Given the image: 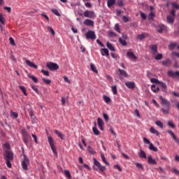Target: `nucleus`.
Wrapping results in <instances>:
<instances>
[{"label":"nucleus","instance_id":"obj_1","mask_svg":"<svg viewBox=\"0 0 179 179\" xmlns=\"http://www.w3.org/2000/svg\"><path fill=\"white\" fill-rule=\"evenodd\" d=\"M5 160L7 167H8V169H12V164L10 163V162L13 160V152L12 151H5Z\"/></svg>","mask_w":179,"mask_h":179},{"label":"nucleus","instance_id":"obj_2","mask_svg":"<svg viewBox=\"0 0 179 179\" xmlns=\"http://www.w3.org/2000/svg\"><path fill=\"white\" fill-rule=\"evenodd\" d=\"M94 170L96 171H99L100 173H103L104 170H106V166H102L101 164L97 161L96 158H94Z\"/></svg>","mask_w":179,"mask_h":179},{"label":"nucleus","instance_id":"obj_3","mask_svg":"<svg viewBox=\"0 0 179 179\" xmlns=\"http://www.w3.org/2000/svg\"><path fill=\"white\" fill-rule=\"evenodd\" d=\"M29 164H30V160L29 159V158L27 157V156L26 155H23V159L22 161V167L23 169V170H24L25 171H27L28 170V166Z\"/></svg>","mask_w":179,"mask_h":179},{"label":"nucleus","instance_id":"obj_4","mask_svg":"<svg viewBox=\"0 0 179 179\" xmlns=\"http://www.w3.org/2000/svg\"><path fill=\"white\" fill-rule=\"evenodd\" d=\"M84 17H89L90 19H94L96 17V13L93 10H87L83 13Z\"/></svg>","mask_w":179,"mask_h":179},{"label":"nucleus","instance_id":"obj_5","mask_svg":"<svg viewBox=\"0 0 179 179\" xmlns=\"http://www.w3.org/2000/svg\"><path fill=\"white\" fill-rule=\"evenodd\" d=\"M22 134L23 138V141L26 145L29 144V140L31 138L30 136L29 135V133L24 129L22 130Z\"/></svg>","mask_w":179,"mask_h":179},{"label":"nucleus","instance_id":"obj_6","mask_svg":"<svg viewBox=\"0 0 179 179\" xmlns=\"http://www.w3.org/2000/svg\"><path fill=\"white\" fill-rule=\"evenodd\" d=\"M143 139L144 143H147V145H149L150 150H152V152H157V148L155 147V145H153V143H150V141H149L145 137H144Z\"/></svg>","mask_w":179,"mask_h":179},{"label":"nucleus","instance_id":"obj_7","mask_svg":"<svg viewBox=\"0 0 179 179\" xmlns=\"http://www.w3.org/2000/svg\"><path fill=\"white\" fill-rule=\"evenodd\" d=\"M48 139L49 145H50L54 155H55V156H57V149L55 148V145H54V140H52V137H51V136H48Z\"/></svg>","mask_w":179,"mask_h":179},{"label":"nucleus","instance_id":"obj_8","mask_svg":"<svg viewBox=\"0 0 179 179\" xmlns=\"http://www.w3.org/2000/svg\"><path fill=\"white\" fill-rule=\"evenodd\" d=\"M46 66L47 68H48L50 71H57V69H59V66H58V64L52 62L47 63Z\"/></svg>","mask_w":179,"mask_h":179},{"label":"nucleus","instance_id":"obj_9","mask_svg":"<svg viewBox=\"0 0 179 179\" xmlns=\"http://www.w3.org/2000/svg\"><path fill=\"white\" fill-rule=\"evenodd\" d=\"M85 37L87 40H96V34L93 31H88L85 34Z\"/></svg>","mask_w":179,"mask_h":179},{"label":"nucleus","instance_id":"obj_10","mask_svg":"<svg viewBox=\"0 0 179 179\" xmlns=\"http://www.w3.org/2000/svg\"><path fill=\"white\" fill-rule=\"evenodd\" d=\"M159 99L161 100V103L162 106H164L166 108H170L171 106H170V102H169V101L163 98V96H159Z\"/></svg>","mask_w":179,"mask_h":179},{"label":"nucleus","instance_id":"obj_11","mask_svg":"<svg viewBox=\"0 0 179 179\" xmlns=\"http://www.w3.org/2000/svg\"><path fill=\"white\" fill-rule=\"evenodd\" d=\"M97 124L98 126L99 127V129H101V131H104V122L103 121V120L100 117H98L97 119Z\"/></svg>","mask_w":179,"mask_h":179},{"label":"nucleus","instance_id":"obj_12","mask_svg":"<svg viewBox=\"0 0 179 179\" xmlns=\"http://www.w3.org/2000/svg\"><path fill=\"white\" fill-rule=\"evenodd\" d=\"M25 62L27 65H28V66H29L30 68H34V69H37L38 68V66L36 65V64H34V62H32L29 59H26Z\"/></svg>","mask_w":179,"mask_h":179},{"label":"nucleus","instance_id":"obj_13","mask_svg":"<svg viewBox=\"0 0 179 179\" xmlns=\"http://www.w3.org/2000/svg\"><path fill=\"white\" fill-rule=\"evenodd\" d=\"M168 76H170L171 78H177V76L179 78V71H173L171 70L168 71Z\"/></svg>","mask_w":179,"mask_h":179},{"label":"nucleus","instance_id":"obj_14","mask_svg":"<svg viewBox=\"0 0 179 179\" xmlns=\"http://www.w3.org/2000/svg\"><path fill=\"white\" fill-rule=\"evenodd\" d=\"M127 57H128L130 59H133V61H136L137 57L135 56L134 52L129 51L127 53Z\"/></svg>","mask_w":179,"mask_h":179},{"label":"nucleus","instance_id":"obj_15","mask_svg":"<svg viewBox=\"0 0 179 179\" xmlns=\"http://www.w3.org/2000/svg\"><path fill=\"white\" fill-rule=\"evenodd\" d=\"M101 54L103 57H107V58H108V57H110V53L108 52V49L107 48H102L101 49Z\"/></svg>","mask_w":179,"mask_h":179},{"label":"nucleus","instance_id":"obj_16","mask_svg":"<svg viewBox=\"0 0 179 179\" xmlns=\"http://www.w3.org/2000/svg\"><path fill=\"white\" fill-rule=\"evenodd\" d=\"M83 24L85 25V26H94V22L90 19H86Z\"/></svg>","mask_w":179,"mask_h":179},{"label":"nucleus","instance_id":"obj_17","mask_svg":"<svg viewBox=\"0 0 179 179\" xmlns=\"http://www.w3.org/2000/svg\"><path fill=\"white\" fill-rule=\"evenodd\" d=\"M125 86H127V87H128V89H131L134 90L135 89V83L134 82H126L125 83Z\"/></svg>","mask_w":179,"mask_h":179},{"label":"nucleus","instance_id":"obj_18","mask_svg":"<svg viewBox=\"0 0 179 179\" xmlns=\"http://www.w3.org/2000/svg\"><path fill=\"white\" fill-rule=\"evenodd\" d=\"M147 159L149 164H157L156 159H153V157H152V155H149Z\"/></svg>","mask_w":179,"mask_h":179},{"label":"nucleus","instance_id":"obj_19","mask_svg":"<svg viewBox=\"0 0 179 179\" xmlns=\"http://www.w3.org/2000/svg\"><path fill=\"white\" fill-rule=\"evenodd\" d=\"M150 132L151 134H153L154 135H156L157 136H159L160 135V133L159 132V131L156 130V129H155V127H151L150 128Z\"/></svg>","mask_w":179,"mask_h":179},{"label":"nucleus","instance_id":"obj_20","mask_svg":"<svg viewBox=\"0 0 179 179\" xmlns=\"http://www.w3.org/2000/svg\"><path fill=\"white\" fill-rule=\"evenodd\" d=\"M167 132L171 135V136H172V138H173L174 141H176V142L179 144V139L177 138L176 134H174V133L171 130H167Z\"/></svg>","mask_w":179,"mask_h":179},{"label":"nucleus","instance_id":"obj_21","mask_svg":"<svg viewBox=\"0 0 179 179\" xmlns=\"http://www.w3.org/2000/svg\"><path fill=\"white\" fill-rule=\"evenodd\" d=\"M150 48L152 54L156 55V54H157V45H152Z\"/></svg>","mask_w":179,"mask_h":179},{"label":"nucleus","instance_id":"obj_22","mask_svg":"<svg viewBox=\"0 0 179 179\" xmlns=\"http://www.w3.org/2000/svg\"><path fill=\"white\" fill-rule=\"evenodd\" d=\"M162 64L165 66H170L171 65V60H170V59H166L163 61Z\"/></svg>","mask_w":179,"mask_h":179},{"label":"nucleus","instance_id":"obj_23","mask_svg":"<svg viewBox=\"0 0 179 179\" xmlns=\"http://www.w3.org/2000/svg\"><path fill=\"white\" fill-rule=\"evenodd\" d=\"M115 5V0H108L107 1V6L108 8H111Z\"/></svg>","mask_w":179,"mask_h":179},{"label":"nucleus","instance_id":"obj_24","mask_svg":"<svg viewBox=\"0 0 179 179\" xmlns=\"http://www.w3.org/2000/svg\"><path fill=\"white\" fill-rule=\"evenodd\" d=\"M103 99L106 104L111 103V98L107 96V95H103Z\"/></svg>","mask_w":179,"mask_h":179},{"label":"nucleus","instance_id":"obj_25","mask_svg":"<svg viewBox=\"0 0 179 179\" xmlns=\"http://www.w3.org/2000/svg\"><path fill=\"white\" fill-rule=\"evenodd\" d=\"M138 156L141 159H146V152H145V151L141 150L140 153H138Z\"/></svg>","mask_w":179,"mask_h":179},{"label":"nucleus","instance_id":"obj_26","mask_svg":"<svg viewBox=\"0 0 179 179\" xmlns=\"http://www.w3.org/2000/svg\"><path fill=\"white\" fill-rule=\"evenodd\" d=\"M151 90L154 93H157V92H159V87L156 86L155 85H151Z\"/></svg>","mask_w":179,"mask_h":179},{"label":"nucleus","instance_id":"obj_27","mask_svg":"<svg viewBox=\"0 0 179 179\" xmlns=\"http://www.w3.org/2000/svg\"><path fill=\"white\" fill-rule=\"evenodd\" d=\"M155 125H157V127H159V128H161L162 129L164 128V125L163 124V122H162V121L160 120L156 121Z\"/></svg>","mask_w":179,"mask_h":179},{"label":"nucleus","instance_id":"obj_28","mask_svg":"<svg viewBox=\"0 0 179 179\" xmlns=\"http://www.w3.org/2000/svg\"><path fill=\"white\" fill-rule=\"evenodd\" d=\"M101 157L102 159V162L106 164V166H110V163H108V162H107V160L106 159V157L104 156V154L102 153L101 154Z\"/></svg>","mask_w":179,"mask_h":179},{"label":"nucleus","instance_id":"obj_29","mask_svg":"<svg viewBox=\"0 0 179 179\" xmlns=\"http://www.w3.org/2000/svg\"><path fill=\"white\" fill-rule=\"evenodd\" d=\"M90 69L91 71H92V72H94V73H99V71H97V69L96 68V66H94V64H90Z\"/></svg>","mask_w":179,"mask_h":179},{"label":"nucleus","instance_id":"obj_30","mask_svg":"<svg viewBox=\"0 0 179 179\" xmlns=\"http://www.w3.org/2000/svg\"><path fill=\"white\" fill-rule=\"evenodd\" d=\"M87 150L90 153V155H96V150H94L92 146H88L87 147Z\"/></svg>","mask_w":179,"mask_h":179},{"label":"nucleus","instance_id":"obj_31","mask_svg":"<svg viewBox=\"0 0 179 179\" xmlns=\"http://www.w3.org/2000/svg\"><path fill=\"white\" fill-rule=\"evenodd\" d=\"M106 47L110 50V51H115V48L110 42H107Z\"/></svg>","mask_w":179,"mask_h":179},{"label":"nucleus","instance_id":"obj_32","mask_svg":"<svg viewBox=\"0 0 179 179\" xmlns=\"http://www.w3.org/2000/svg\"><path fill=\"white\" fill-rule=\"evenodd\" d=\"M166 29V27L163 24L159 25V29H157L158 33H163V30Z\"/></svg>","mask_w":179,"mask_h":179},{"label":"nucleus","instance_id":"obj_33","mask_svg":"<svg viewBox=\"0 0 179 179\" xmlns=\"http://www.w3.org/2000/svg\"><path fill=\"white\" fill-rule=\"evenodd\" d=\"M92 131L96 136L100 135V131H99L96 126L92 128Z\"/></svg>","mask_w":179,"mask_h":179},{"label":"nucleus","instance_id":"obj_34","mask_svg":"<svg viewBox=\"0 0 179 179\" xmlns=\"http://www.w3.org/2000/svg\"><path fill=\"white\" fill-rule=\"evenodd\" d=\"M119 72L122 76H124V78H128V74L127 73V71L124 70H121V69H119Z\"/></svg>","mask_w":179,"mask_h":179},{"label":"nucleus","instance_id":"obj_35","mask_svg":"<svg viewBox=\"0 0 179 179\" xmlns=\"http://www.w3.org/2000/svg\"><path fill=\"white\" fill-rule=\"evenodd\" d=\"M28 78L31 79L34 83H38V79H37L34 76L29 75Z\"/></svg>","mask_w":179,"mask_h":179},{"label":"nucleus","instance_id":"obj_36","mask_svg":"<svg viewBox=\"0 0 179 179\" xmlns=\"http://www.w3.org/2000/svg\"><path fill=\"white\" fill-rule=\"evenodd\" d=\"M166 20L168 23H174V17H171V15L167 16Z\"/></svg>","mask_w":179,"mask_h":179},{"label":"nucleus","instance_id":"obj_37","mask_svg":"<svg viewBox=\"0 0 179 179\" xmlns=\"http://www.w3.org/2000/svg\"><path fill=\"white\" fill-rule=\"evenodd\" d=\"M55 134H56V135H58V136L59 138H61L62 139H64V138L65 137V136H64V134H61L58 130L55 129Z\"/></svg>","mask_w":179,"mask_h":179},{"label":"nucleus","instance_id":"obj_38","mask_svg":"<svg viewBox=\"0 0 179 179\" xmlns=\"http://www.w3.org/2000/svg\"><path fill=\"white\" fill-rule=\"evenodd\" d=\"M159 85H161L162 87V90L163 92H166V90H167V85H166V84H164V83L160 81L159 82Z\"/></svg>","mask_w":179,"mask_h":179},{"label":"nucleus","instance_id":"obj_39","mask_svg":"<svg viewBox=\"0 0 179 179\" xmlns=\"http://www.w3.org/2000/svg\"><path fill=\"white\" fill-rule=\"evenodd\" d=\"M119 43L122 44V45H127V41H125V39H123L122 38H119Z\"/></svg>","mask_w":179,"mask_h":179},{"label":"nucleus","instance_id":"obj_40","mask_svg":"<svg viewBox=\"0 0 179 179\" xmlns=\"http://www.w3.org/2000/svg\"><path fill=\"white\" fill-rule=\"evenodd\" d=\"M19 89H20V90H22V93H24V96H27V92H26V87H24V86H19Z\"/></svg>","mask_w":179,"mask_h":179},{"label":"nucleus","instance_id":"obj_41","mask_svg":"<svg viewBox=\"0 0 179 179\" xmlns=\"http://www.w3.org/2000/svg\"><path fill=\"white\" fill-rule=\"evenodd\" d=\"M177 47V43H172L169 45V50H174V48Z\"/></svg>","mask_w":179,"mask_h":179},{"label":"nucleus","instance_id":"obj_42","mask_svg":"<svg viewBox=\"0 0 179 179\" xmlns=\"http://www.w3.org/2000/svg\"><path fill=\"white\" fill-rule=\"evenodd\" d=\"M112 89V92L113 93V94H117L118 93V92L117 91V86L116 85H113L111 87Z\"/></svg>","mask_w":179,"mask_h":179},{"label":"nucleus","instance_id":"obj_43","mask_svg":"<svg viewBox=\"0 0 179 179\" xmlns=\"http://www.w3.org/2000/svg\"><path fill=\"white\" fill-rule=\"evenodd\" d=\"M162 58H163V55L158 53L155 57V59H156L157 61H159L160 59H162Z\"/></svg>","mask_w":179,"mask_h":179},{"label":"nucleus","instance_id":"obj_44","mask_svg":"<svg viewBox=\"0 0 179 179\" xmlns=\"http://www.w3.org/2000/svg\"><path fill=\"white\" fill-rule=\"evenodd\" d=\"M47 29H48V31H50V33H51V34L52 36L55 35V31H54V29H52V27H47Z\"/></svg>","mask_w":179,"mask_h":179},{"label":"nucleus","instance_id":"obj_45","mask_svg":"<svg viewBox=\"0 0 179 179\" xmlns=\"http://www.w3.org/2000/svg\"><path fill=\"white\" fill-rule=\"evenodd\" d=\"M150 82H151V83H156L157 85H159V83H160V81H159V80H157L156 78H151Z\"/></svg>","mask_w":179,"mask_h":179},{"label":"nucleus","instance_id":"obj_46","mask_svg":"<svg viewBox=\"0 0 179 179\" xmlns=\"http://www.w3.org/2000/svg\"><path fill=\"white\" fill-rule=\"evenodd\" d=\"M143 38H145V34H141L136 36L137 40H143Z\"/></svg>","mask_w":179,"mask_h":179},{"label":"nucleus","instance_id":"obj_47","mask_svg":"<svg viewBox=\"0 0 179 179\" xmlns=\"http://www.w3.org/2000/svg\"><path fill=\"white\" fill-rule=\"evenodd\" d=\"M52 13H54V15H55L56 16H61V14H59V12L58 11V10L57 9H52Z\"/></svg>","mask_w":179,"mask_h":179},{"label":"nucleus","instance_id":"obj_48","mask_svg":"<svg viewBox=\"0 0 179 179\" xmlns=\"http://www.w3.org/2000/svg\"><path fill=\"white\" fill-rule=\"evenodd\" d=\"M171 5L173 8V9H179V5L177 4V3L173 2L171 3Z\"/></svg>","mask_w":179,"mask_h":179},{"label":"nucleus","instance_id":"obj_49","mask_svg":"<svg viewBox=\"0 0 179 179\" xmlns=\"http://www.w3.org/2000/svg\"><path fill=\"white\" fill-rule=\"evenodd\" d=\"M42 80L45 85H50L51 83V80H47L45 78H42Z\"/></svg>","mask_w":179,"mask_h":179},{"label":"nucleus","instance_id":"obj_50","mask_svg":"<svg viewBox=\"0 0 179 179\" xmlns=\"http://www.w3.org/2000/svg\"><path fill=\"white\" fill-rule=\"evenodd\" d=\"M168 125L171 128H176V124L172 121H169L168 122Z\"/></svg>","mask_w":179,"mask_h":179},{"label":"nucleus","instance_id":"obj_51","mask_svg":"<svg viewBox=\"0 0 179 179\" xmlns=\"http://www.w3.org/2000/svg\"><path fill=\"white\" fill-rule=\"evenodd\" d=\"M41 73H43V75H45V76H50V72L48 71L42 69Z\"/></svg>","mask_w":179,"mask_h":179},{"label":"nucleus","instance_id":"obj_52","mask_svg":"<svg viewBox=\"0 0 179 179\" xmlns=\"http://www.w3.org/2000/svg\"><path fill=\"white\" fill-rule=\"evenodd\" d=\"M171 173H173V174L179 175V171L176 168L172 169Z\"/></svg>","mask_w":179,"mask_h":179},{"label":"nucleus","instance_id":"obj_53","mask_svg":"<svg viewBox=\"0 0 179 179\" xmlns=\"http://www.w3.org/2000/svg\"><path fill=\"white\" fill-rule=\"evenodd\" d=\"M140 15L143 20H146L147 16L146 14H145V13L140 11Z\"/></svg>","mask_w":179,"mask_h":179},{"label":"nucleus","instance_id":"obj_54","mask_svg":"<svg viewBox=\"0 0 179 179\" xmlns=\"http://www.w3.org/2000/svg\"><path fill=\"white\" fill-rule=\"evenodd\" d=\"M115 30L116 31H117V33H121V31H120V24H116L115 25Z\"/></svg>","mask_w":179,"mask_h":179},{"label":"nucleus","instance_id":"obj_55","mask_svg":"<svg viewBox=\"0 0 179 179\" xmlns=\"http://www.w3.org/2000/svg\"><path fill=\"white\" fill-rule=\"evenodd\" d=\"M162 113H164V114H169V113H170V108H162Z\"/></svg>","mask_w":179,"mask_h":179},{"label":"nucleus","instance_id":"obj_56","mask_svg":"<svg viewBox=\"0 0 179 179\" xmlns=\"http://www.w3.org/2000/svg\"><path fill=\"white\" fill-rule=\"evenodd\" d=\"M9 41H10V44L11 45H15V39H13V38L10 37V38H9Z\"/></svg>","mask_w":179,"mask_h":179},{"label":"nucleus","instance_id":"obj_57","mask_svg":"<svg viewBox=\"0 0 179 179\" xmlns=\"http://www.w3.org/2000/svg\"><path fill=\"white\" fill-rule=\"evenodd\" d=\"M118 6H124V0H117Z\"/></svg>","mask_w":179,"mask_h":179},{"label":"nucleus","instance_id":"obj_58","mask_svg":"<svg viewBox=\"0 0 179 179\" xmlns=\"http://www.w3.org/2000/svg\"><path fill=\"white\" fill-rule=\"evenodd\" d=\"M31 89L32 90H34V92H36V93L38 94V88H37V87H36L35 85H32L31 86Z\"/></svg>","mask_w":179,"mask_h":179},{"label":"nucleus","instance_id":"obj_59","mask_svg":"<svg viewBox=\"0 0 179 179\" xmlns=\"http://www.w3.org/2000/svg\"><path fill=\"white\" fill-rule=\"evenodd\" d=\"M122 20L123 22H124V23H127L129 21V19L127 16L124 15L122 17Z\"/></svg>","mask_w":179,"mask_h":179},{"label":"nucleus","instance_id":"obj_60","mask_svg":"<svg viewBox=\"0 0 179 179\" xmlns=\"http://www.w3.org/2000/svg\"><path fill=\"white\" fill-rule=\"evenodd\" d=\"M11 115L13 117V118H17L18 117L17 113L13 111L11 112Z\"/></svg>","mask_w":179,"mask_h":179},{"label":"nucleus","instance_id":"obj_61","mask_svg":"<svg viewBox=\"0 0 179 179\" xmlns=\"http://www.w3.org/2000/svg\"><path fill=\"white\" fill-rule=\"evenodd\" d=\"M148 17L150 19V20H152L153 19V17H155V13H153L152 12H151L149 15Z\"/></svg>","mask_w":179,"mask_h":179},{"label":"nucleus","instance_id":"obj_62","mask_svg":"<svg viewBox=\"0 0 179 179\" xmlns=\"http://www.w3.org/2000/svg\"><path fill=\"white\" fill-rule=\"evenodd\" d=\"M103 117L106 122L108 121V120H110L108 115L106 113H103Z\"/></svg>","mask_w":179,"mask_h":179},{"label":"nucleus","instance_id":"obj_63","mask_svg":"<svg viewBox=\"0 0 179 179\" xmlns=\"http://www.w3.org/2000/svg\"><path fill=\"white\" fill-rule=\"evenodd\" d=\"M136 166L138 167V169H142V170H143V166H142V164L136 163Z\"/></svg>","mask_w":179,"mask_h":179},{"label":"nucleus","instance_id":"obj_64","mask_svg":"<svg viewBox=\"0 0 179 179\" xmlns=\"http://www.w3.org/2000/svg\"><path fill=\"white\" fill-rule=\"evenodd\" d=\"M96 43H97V44H99V45H100L101 47H104V44H103V43H101V41H100V39H97V40H96Z\"/></svg>","mask_w":179,"mask_h":179}]
</instances>
